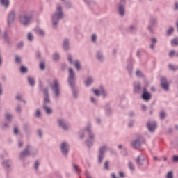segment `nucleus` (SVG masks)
Here are the masks:
<instances>
[{
	"instance_id": "obj_36",
	"label": "nucleus",
	"mask_w": 178,
	"mask_h": 178,
	"mask_svg": "<svg viewBox=\"0 0 178 178\" xmlns=\"http://www.w3.org/2000/svg\"><path fill=\"white\" fill-rule=\"evenodd\" d=\"M128 168L130 170H131L132 172L134 170H135L136 168L134 167V164H133V163L131 161H129L128 163Z\"/></svg>"
},
{
	"instance_id": "obj_32",
	"label": "nucleus",
	"mask_w": 178,
	"mask_h": 178,
	"mask_svg": "<svg viewBox=\"0 0 178 178\" xmlns=\"http://www.w3.org/2000/svg\"><path fill=\"white\" fill-rule=\"evenodd\" d=\"M27 38L31 42H32V41H34V35H33V33H31V32L28 33Z\"/></svg>"
},
{
	"instance_id": "obj_42",
	"label": "nucleus",
	"mask_w": 178,
	"mask_h": 178,
	"mask_svg": "<svg viewBox=\"0 0 178 178\" xmlns=\"http://www.w3.org/2000/svg\"><path fill=\"white\" fill-rule=\"evenodd\" d=\"M172 45H177L178 46V38H175L174 39L172 40L171 41Z\"/></svg>"
},
{
	"instance_id": "obj_11",
	"label": "nucleus",
	"mask_w": 178,
	"mask_h": 178,
	"mask_svg": "<svg viewBox=\"0 0 178 178\" xmlns=\"http://www.w3.org/2000/svg\"><path fill=\"white\" fill-rule=\"evenodd\" d=\"M61 149V152L63 155L65 156H67V154H69V151H70V146L67 142H63L60 146Z\"/></svg>"
},
{
	"instance_id": "obj_24",
	"label": "nucleus",
	"mask_w": 178,
	"mask_h": 178,
	"mask_svg": "<svg viewBox=\"0 0 178 178\" xmlns=\"http://www.w3.org/2000/svg\"><path fill=\"white\" fill-rule=\"evenodd\" d=\"M35 33L38 35H40V37H45V31L40 28L35 29Z\"/></svg>"
},
{
	"instance_id": "obj_12",
	"label": "nucleus",
	"mask_w": 178,
	"mask_h": 178,
	"mask_svg": "<svg viewBox=\"0 0 178 178\" xmlns=\"http://www.w3.org/2000/svg\"><path fill=\"white\" fill-rule=\"evenodd\" d=\"M58 127H60V129H63L64 131H67V130H69V128L70 127L69 123H67L65 120L62 118L58 120Z\"/></svg>"
},
{
	"instance_id": "obj_4",
	"label": "nucleus",
	"mask_w": 178,
	"mask_h": 178,
	"mask_svg": "<svg viewBox=\"0 0 178 178\" xmlns=\"http://www.w3.org/2000/svg\"><path fill=\"white\" fill-rule=\"evenodd\" d=\"M85 131H87V133L88 134V139L86 140L85 143H86L87 147H88V148H91V147H92V145L94 144V134H92V131H91V127H90V126L87 127L85 129L81 130L79 133V136L80 138H84V137H85L84 132Z\"/></svg>"
},
{
	"instance_id": "obj_44",
	"label": "nucleus",
	"mask_w": 178,
	"mask_h": 178,
	"mask_svg": "<svg viewBox=\"0 0 178 178\" xmlns=\"http://www.w3.org/2000/svg\"><path fill=\"white\" fill-rule=\"evenodd\" d=\"M24 131H26V133H27L30 130V124H25L24 125Z\"/></svg>"
},
{
	"instance_id": "obj_58",
	"label": "nucleus",
	"mask_w": 178,
	"mask_h": 178,
	"mask_svg": "<svg viewBox=\"0 0 178 178\" xmlns=\"http://www.w3.org/2000/svg\"><path fill=\"white\" fill-rule=\"evenodd\" d=\"M122 154L123 156H127V149H123Z\"/></svg>"
},
{
	"instance_id": "obj_43",
	"label": "nucleus",
	"mask_w": 178,
	"mask_h": 178,
	"mask_svg": "<svg viewBox=\"0 0 178 178\" xmlns=\"http://www.w3.org/2000/svg\"><path fill=\"white\" fill-rule=\"evenodd\" d=\"M39 67L41 70H45V62L41 61Z\"/></svg>"
},
{
	"instance_id": "obj_21",
	"label": "nucleus",
	"mask_w": 178,
	"mask_h": 178,
	"mask_svg": "<svg viewBox=\"0 0 178 178\" xmlns=\"http://www.w3.org/2000/svg\"><path fill=\"white\" fill-rule=\"evenodd\" d=\"M128 62L129 63L127 65V69L130 76H131V74H133V64L131 63V60H129Z\"/></svg>"
},
{
	"instance_id": "obj_8",
	"label": "nucleus",
	"mask_w": 178,
	"mask_h": 178,
	"mask_svg": "<svg viewBox=\"0 0 178 178\" xmlns=\"http://www.w3.org/2000/svg\"><path fill=\"white\" fill-rule=\"evenodd\" d=\"M153 27H158V19L155 17H152L149 20V24L147 26V30L151 34H154Z\"/></svg>"
},
{
	"instance_id": "obj_53",
	"label": "nucleus",
	"mask_w": 178,
	"mask_h": 178,
	"mask_svg": "<svg viewBox=\"0 0 178 178\" xmlns=\"http://www.w3.org/2000/svg\"><path fill=\"white\" fill-rule=\"evenodd\" d=\"M167 178H173V172H168L167 174Z\"/></svg>"
},
{
	"instance_id": "obj_31",
	"label": "nucleus",
	"mask_w": 178,
	"mask_h": 178,
	"mask_svg": "<svg viewBox=\"0 0 178 178\" xmlns=\"http://www.w3.org/2000/svg\"><path fill=\"white\" fill-rule=\"evenodd\" d=\"M72 166L74 168V170L75 173H77V175H80L81 170H80V168H79V166L76 164H72Z\"/></svg>"
},
{
	"instance_id": "obj_60",
	"label": "nucleus",
	"mask_w": 178,
	"mask_h": 178,
	"mask_svg": "<svg viewBox=\"0 0 178 178\" xmlns=\"http://www.w3.org/2000/svg\"><path fill=\"white\" fill-rule=\"evenodd\" d=\"M129 30H131V31H136L137 27H136L134 26H129Z\"/></svg>"
},
{
	"instance_id": "obj_18",
	"label": "nucleus",
	"mask_w": 178,
	"mask_h": 178,
	"mask_svg": "<svg viewBox=\"0 0 178 178\" xmlns=\"http://www.w3.org/2000/svg\"><path fill=\"white\" fill-rule=\"evenodd\" d=\"M133 86L134 92L140 94V92H141V83L140 81H134Z\"/></svg>"
},
{
	"instance_id": "obj_55",
	"label": "nucleus",
	"mask_w": 178,
	"mask_h": 178,
	"mask_svg": "<svg viewBox=\"0 0 178 178\" xmlns=\"http://www.w3.org/2000/svg\"><path fill=\"white\" fill-rule=\"evenodd\" d=\"M36 58L39 60H41V53H40V51L36 52Z\"/></svg>"
},
{
	"instance_id": "obj_27",
	"label": "nucleus",
	"mask_w": 178,
	"mask_h": 178,
	"mask_svg": "<svg viewBox=\"0 0 178 178\" xmlns=\"http://www.w3.org/2000/svg\"><path fill=\"white\" fill-rule=\"evenodd\" d=\"M136 77H140V79H144V77H145L144 73H143V72H141L140 70H137L136 71Z\"/></svg>"
},
{
	"instance_id": "obj_48",
	"label": "nucleus",
	"mask_w": 178,
	"mask_h": 178,
	"mask_svg": "<svg viewBox=\"0 0 178 178\" xmlns=\"http://www.w3.org/2000/svg\"><path fill=\"white\" fill-rule=\"evenodd\" d=\"M15 63H22V58H20V57H19L17 55L15 56Z\"/></svg>"
},
{
	"instance_id": "obj_10",
	"label": "nucleus",
	"mask_w": 178,
	"mask_h": 178,
	"mask_svg": "<svg viewBox=\"0 0 178 178\" xmlns=\"http://www.w3.org/2000/svg\"><path fill=\"white\" fill-rule=\"evenodd\" d=\"M30 145H27L24 150L20 152L19 154V159L20 161H22L24 162V160L26 159V157L31 155V153H30Z\"/></svg>"
},
{
	"instance_id": "obj_19",
	"label": "nucleus",
	"mask_w": 178,
	"mask_h": 178,
	"mask_svg": "<svg viewBox=\"0 0 178 178\" xmlns=\"http://www.w3.org/2000/svg\"><path fill=\"white\" fill-rule=\"evenodd\" d=\"M131 145L136 149L141 148V141L140 139H136L132 142Z\"/></svg>"
},
{
	"instance_id": "obj_45",
	"label": "nucleus",
	"mask_w": 178,
	"mask_h": 178,
	"mask_svg": "<svg viewBox=\"0 0 178 178\" xmlns=\"http://www.w3.org/2000/svg\"><path fill=\"white\" fill-rule=\"evenodd\" d=\"M6 120H8V122H12V115L9 114V113H6Z\"/></svg>"
},
{
	"instance_id": "obj_61",
	"label": "nucleus",
	"mask_w": 178,
	"mask_h": 178,
	"mask_svg": "<svg viewBox=\"0 0 178 178\" xmlns=\"http://www.w3.org/2000/svg\"><path fill=\"white\" fill-rule=\"evenodd\" d=\"M151 40L152 44H156V42H158V40L156 38H152Z\"/></svg>"
},
{
	"instance_id": "obj_46",
	"label": "nucleus",
	"mask_w": 178,
	"mask_h": 178,
	"mask_svg": "<svg viewBox=\"0 0 178 178\" xmlns=\"http://www.w3.org/2000/svg\"><path fill=\"white\" fill-rule=\"evenodd\" d=\"M105 170H109V161H106L104 163Z\"/></svg>"
},
{
	"instance_id": "obj_49",
	"label": "nucleus",
	"mask_w": 178,
	"mask_h": 178,
	"mask_svg": "<svg viewBox=\"0 0 178 178\" xmlns=\"http://www.w3.org/2000/svg\"><path fill=\"white\" fill-rule=\"evenodd\" d=\"M24 46V43H23V42H21L17 44V49H22Z\"/></svg>"
},
{
	"instance_id": "obj_22",
	"label": "nucleus",
	"mask_w": 178,
	"mask_h": 178,
	"mask_svg": "<svg viewBox=\"0 0 178 178\" xmlns=\"http://www.w3.org/2000/svg\"><path fill=\"white\" fill-rule=\"evenodd\" d=\"M0 3H1L2 6H4L6 9H8L10 5V0H0Z\"/></svg>"
},
{
	"instance_id": "obj_33",
	"label": "nucleus",
	"mask_w": 178,
	"mask_h": 178,
	"mask_svg": "<svg viewBox=\"0 0 178 178\" xmlns=\"http://www.w3.org/2000/svg\"><path fill=\"white\" fill-rule=\"evenodd\" d=\"M168 69L172 72H176V70H178V67H175L173 65L169 64Z\"/></svg>"
},
{
	"instance_id": "obj_13",
	"label": "nucleus",
	"mask_w": 178,
	"mask_h": 178,
	"mask_svg": "<svg viewBox=\"0 0 178 178\" xmlns=\"http://www.w3.org/2000/svg\"><path fill=\"white\" fill-rule=\"evenodd\" d=\"M15 19H16V10H13L8 15L7 20H8V26H10V24H12V23H13Z\"/></svg>"
},
{
	"instance_id": "obj_47",
	"label": "nucleus",
	"mask_w": 178,
	"mask_h": 178,
	"mask_svg": "<svg viewBox=\"0 0 178 178\" xmlns=\"http://www.w3.org/2000/svg\"><path fill=\"white\" fill-rule=\"evenodd\" d=\"M38 166H40V161L38 160H36L35 161V165H34L35 170H38Z\"/></svg>"
},
{
	"instance_id": "obj_3",
	"label": "nucleus",
	"mask_w": 178,
	"mask_h": 178,
	"mask_svg": "<svg viewBox=\"0 0 178 178\" xmlns=\"http://www.w3.org/2000/svg\"><path fill=\"white\" fill-rule=\"evenodd\" d=\"M64 16L65 15L63 14V10H62V6L60 4H57L56 12L51 17L53 29H58L59 20H62Z\"/></svg>"
},
{
	"instance_id": "obj_14",
	"label": "nucleus",
	"mask_w": 178,
	"mask_h": 178,
	"mask_svg": "<svg viewBox=\"0 0 178 178\" xmlns=\"http://www.w3.org/2000/svg\"><path fill=\"white\" fill-rule=\"evenodd\" d=\"M147 129L150 133H154L155 130H156L158 125L156 124V122L149 121L147 124Z\"/></svg>"
},
{
	"instance_id": "obj_37",
	"label": "nucleus",
	"mask_w": 178,
	"mask_h": 178,
	"mask_svg": "<svg viewBox=\"0 0 178 178\" xmlns=\"http://www.w3.org/2000/svg\"><path fill=\"white\" fill-rule=\"evenodd\" d=\"M60 58V56H59V54L58 53H55L53 56V60L55 62H58V60H59V58Z\"/></svg>"
},
{
	"instance_id": "obj_34",
	"label": "nucleus",
	"mask_w": 178,
	"mask_h": 178,
	"mask_svg": "<svg viewBox=\"0 0 178 178\" xmlns=\"http://www.w3.org/2000/svg\"><path fill=\"white\" fill-rule=\"evenodd\" d=\"M165 118H166V112H165L163 110H161L160 112V119L163 120Z\"/></svg>"
},
{
	"instance_id": "obj_29",
	"label": "nucleus",
	"mask_w": 178,
	"mask_h": 178,
	"mask_svg": "<svg viewBox=\"0 0 178 178\" xmlns=\"http://www.w3.org/2000/svg\"><path fill=\"white\" fill-rule=\"evenodd\" d=\"M9 160H6L2 162L3 167L6 169H9L10 168V165H9Z\"/></svg>"
},
{
	"instance_id": "obj_20",
	"label": "nucleus",
	"mask_w": 178,
	"mask_h": 178,
	"mask_svg": "<svg viewBox=\"0 0 178 178\" xmlns=\"http://www.w3.org/2000/svg\"><path fill=\"white\" fill-rule=\"evenodd\" d=\"M94 83V78L88 76L86 80L84 81L86 87H90Z\"/></svg>"
},
{
	"instance_id": "obj_52",
	"label": "nucleus",
	"mask_w": 178,
	"mask_h": 178,
	"mask_svg": "<svg viewBox=\"0 0 178 178\" xmlns=\"http://www.w3.org/2000/svg\"><path fill=\"white\" fill-rule=\"evenodd\" d=\"M19 128H17V127H14V134H15V136H17V134H19Z\"/></svg>"
},
{
	"instance_id": "obj_50",
	"label": "nucleus",
	"mask_w": 178,
	"mask_h": 178,
	"mask_svg": "<svg viewBox=\"0 0 178 178\" xmlns=\"http://www.w3.org/2000/svg\"><path fill=\"white\" fill-rule=\"evenodd\" d=\"M67 60L70 63V65H73V58L72 57L71 54H68Z\"/></svg>"
},
{
	"instance_id": "obj_38",
	"label": "nucleus",
	"mask_w": 178,
	"mask_h": 178,
	"mask_svg": "<svg viewBox=\"0 0 178 178\" xmlns=\"http://www.w3.org/2000/svg\"><path fill=\"white\" fill-rule=\"evenodd\" d=\"M175 31L173 26L170 27L167 31V35H172V33Z\"/></svg>"
},
{
	"instance_id": "obj_15",
	"label": "nucleus",
	"mask_w": 178,
	"mask_h": 178,
	"mask_svg": "<svg viewBox=\"0 0 178 178\" xmlns=\"http://www.w3.org/2000/svg\"><path fill=\"white\" fill-rule=\"evenodd\" d=\"M161 86L165 91H169V83L168 79L165 77L162 76L161 78Z\"/></svg>"
},
{
	"instance_id": "obj_54",
	"label": "nucleus",
	"mask_w": 178,
	"mask_h": 178,
	"mask_svg": "<svg viewBox=\"0 0 178 178\" xmlns=\"http://www.w3.org/2000/svg\"><path fill=\"white\" fill-rule=\"evenodd\" d=\"M92 42H97V35L93 34L92 35Z\"/></svg>"
},
{
	"instance_id": "obj_63",
	"label": "nucleus",
	"mask_w": 178,
	"mask_h": 178,
	"mask_svg": "<svg viewBox=\"0 0 178 178\" xmlns=\"http://www.w3.org/2000/svg\"><path fill=\"white\" fill-rule=\"evenodd\" d=\"M90 102L92 103V104H97V100L95 99V98L91 97H90Z\"/></svg>"
},
{
	"instance_id": "obj_56",
	"label": "nucleus",
	"mask_w": 178,
	"mask_h": 178,
	"mask_svg": "<svg viewBox=\"0 0 178 178\" xmlns=\"http://www.w3.org/2000/svg\"><path fill=\"white\" fill-rule=\"evenodd\" d=\"M38 135L40 138H42V131L41 129L38 130Z\"/></svg>"
},
{
	"instance_id": "obj_25",
	"label": "nucleus",
	"mask_w": 178,
	"mask_h": 178,
	"mask_svg": "<svg viewBox=\"0 0 178 178\" xmlns=\"http://www.w3.org/2000/svg\"><path fill=\"white\" fill-rule=\"evenodd\" d=\"M64 51H69V39H65L63 44Z\"/></svg>"
},
{
	"instance_id": "obj_16",
	"label": "nucleus",
	"mask_w": 178,
	"mask_h": 178,
	"mask_svg": "<svg viewBox=\"0 0 178 178\" xmlns=\"http://www.w3.org/2000/svg\"><path fill=\"white\" fill-rule=\"evenodd\" d=\"M135 162L137 166H143L144 165V162H145V158L144 157L143 155L140 154L135 159Z\"/></svg>"
},
{
	"instance_id": "obj_35",
	"label": "nucleus",
	"mask_w": 178,
	"mask_h": 178,
	"mask_svg": "<svg viewBox=\"0 0 178 178\" xmlns=\"http://www.w3.org/2000/svg\"><path fill=\"white\" fill-rule=\"evenodd\" d=\"M42 115V113H41V111L40 109H37L34 114V116L35 118H41Z\"/></svg>"
},
{
	"instance_id": "obj_51",
	"label": "nucleus",
	"mask_w": 178,
	"mask_h": 178,
	"mask_svg": "<svg viewBox=\"0 0 178 178\" xmlns=\"http://www.w3.org/2000/svg\"><path fill=\"white\" fill-rule=\"evenodd\" d=\"M176 54V51H175V50H172L169 52V58H173V56H175V55Z\"/></svg>"
},
{
	"instance_id": "obj_41",
	"label": "nucleus",
	"mask_w": 178,
	"mask_h": 178,
	"mask_svg": "<svg viewBox=\"0 0 178 178\" xmlns=\"http://www.w3.org/2000/svg\"><path fill=\"white\" fill-rule=\"evenodd\" d=\"M100 94L103 95L104 98L106 97V92H105V89H104V87L102 86H100Z\"/></svg>"
},
{
	"instance_id": "obj_59",
	"label": "nucleus",
	"mask_w": 178,
	"mask_h": 178,
	"mask_svg": "<svg viewBox=\"0 0 178 178\" xmlns=\"http://www.w3.org/2000/svg\"><path fill=\"white\" fill-rule=\"evenodd\" d=\"M174 10H178V2L177 1H175V3H174Z\"/></svg>"
},
{
	"instance_id": "obj_17",
	"label": "nucleus",
	"mask_w": 178,
	"mask_h": 178,
	"mask_svg": "<svg viewBox=\"0 0 178 178\" xmlns=\"http://www.w3.org/2000/svg\"><path fill=\"white\" fill-rule=\"evenodd\" d=\"M142 99L143 101H149L151 99V93L147 90V88H143V92L142 93Z\"/></svg>"
},
{
	"instance_id": "obj_23",
	"label": "nucleus",
	"mask_w": 178,
	"mask_h": 178,
	"mask_svg": "<svg viewBox=\"0 0 178 178\" xmlns=\"http://www.w3.org/2000/svg\"><path fill=\"white\" fill-rule=\"evenodd\" d=\"M96 58L97 60H99V62H104V54L101 51H97L96 54Z\"/></svg>"
},
{
	"instance_id": "obj_40",
	"label": "nucleus",
	"mask_w": 178,
	"mask_h": 178,
	"mask_svg": "<svg viewBox=\"0 0 178 178\" xmlns=\"http://www.w3.org/2000/svg\"><path fill=\"white\" fill-rule=\"evenodd\" d=\"M28 69L27 67H26L24 65H22L21 67H20V72L21 73H27L28 72Z\"/></svg>"
},
{
	"instance_id": "obj_6",
	"label": "nucleus",
	"mask_w": 178,
	"mask_h": 178,
	"mask_svg": "<svg viewBox=\"0 0 178 178\" xmlns=\"http://www.w3.org/2000/svg\"><path fill=\"white\" fill-rule=\"evenodd\" d=\"M51 87L56 97L57 98H59V97H60V87L59 86V81H58V79L54 80V84L51 85Z\"/></svg>"
},
{
	"instance_id": "obj_1",
	"label": "nucleus",
	"mask_w": 178,
	"mask_h": 178,
	"mask_svg": "<svg viewBox=\"0 0 178 178\" xmlns=\"http://www.w3.org/2000/svg\"><path fill=\"white\" fill-rule=\"evenodd\" d=\"M39 88L41 92H42L43 94V106L42 108L46 112L47 115H52V108L48 107V105H50L51 104V99L49 98V88L46 87L44 88V83H42V81H39Z\"/></svg>"
},
{
	"instance_id": "obj_64",
	"label": "nucleus",
	"mask_w": 178,
	"mask_h": 178,
	"mask_svg": "<svg viewBox=\"0 0 178 178\" xmlns=\"http://www.w3.org/2000/svg\"><path fill=\"white\" fill-rule=\"evenodd\" d=\"M172 161L173 162H178V156H173Z\"/></svg>"
},
{
	"instance_id": "obj_7",
	"label": "nucleus",
	"mask_w": 178,
	"mask_h": 178,
	"mask_svg": "<svg viewBox=\"0 0 178 178\" xmlns=\"http://www.w3.org/2000/svg\"><path fill=\"white\" fill-rule=\"evenodd\" d=\"M126 0H120L118 6V12L120 16L123 17L126 13Z\"/></svg>"
},
{
	"instance_id": "obj_2",
	"label": "nucleus",
	"mask_w": 178,
	"mask_h": 178,
	"mask_svg": "<svg viewBox=\"0 0 178 178\" xmlns=\"http://www.w3.org/2000/svg\"><path fill=\"white\" fill-rule=\"evenodd\" d=\"M69 86L71 88L72 95L75 99L79 98V90L76 87V74H74V71H73V68L69 69V76L67 79Z\"/></svg>"
},
{
	"instance_id": "obj_57",
	"label": "nucleus",
	"mask_w": 178,
	"mask_h": 178,
	"mask_svg": "<svg viewBox=\"0 0 178 178\" xmlns=\"http://www.w3.org/2000/svg\"><path fill=\"white\" fill-rule=\"evenodd\" d=\"M16 111H17V112H19V113L20 112H22V106H20V104H18L17 106Z\"/></svg>"
},
{
	"instance_id": "obj_62",
	"label": "nucleus",
	"mask_w": 178,
	"mask_h": 178,
	"mask_svg": "<svg viewBox=\"0 0 178 178\" xmlns=\"http://www.w3.org/2000/svg\"><path fill=\"white\" fill-rule=\"evenodd\" d=\"M129 116H130V118H134V116H136V113H134V111H130L129 113Z\"/></svg>"
},
{
	"instance_id": "obj_39",
	"label": "nucleus",
	"mask_w": 178,
	"mask_h": 178,
	"mask_svg": "<svg viewBox=\"0 0 178 178\" xmlns=\"http://www.w3.org/2000/svg\"><path fill=\"white\" fill-rule=\"evenodd\" d=\"M92 92H94L95 95H96V97H99L100 94H101V90H98V89H92Z\"/></svg>"
},
{
	"instance_id": "obj_5",
	"label": "nucleus",
	"mask_w": 178,
	"mask_h": 178,
	"mask_svg": "<svg viewBox=\"0 0 178 178\" xmlns=\"http://www.w3.org/2000/svg\"><path fill=\"white\" fill-rule=\"evenodd\" d=\"M105 151H106V146L103 145L99 147L97 155V163L99 165H102L104 159H105Z\"/></svg>"
},
{
	"instance_id": "obj_28",
	"label": "nucleus",
	"mask_w": 178,
	"mask_h": 178,
	"mask_svg": "<svg viewBox=\"0 0 178 178\" xmlns=\"http://www.w3.org/2000/svg\"><path fill=\"white\" fill-rule=\"evenodd\" d=\"M106 113L107 116H111V115H112V110H111L109 104L106 105Z\"/></svg>"
},
{
	"instance_id": "obj_26",
	"label": "nucleus",
	"mask_w": 178,
	"mask_h": 178,
	"mask_svg": "<svg viewBox=\"0 0 178 178\" xmlns=\"http://www.w3.org/2000/svg\"><path fill=\"white\" fill-rule=\"evenodd\" d=\"M28 83L31 87H34V86H35V81L34 80V78L31 76L28 77Z\"/></svg>"
},
{
	"instance_id": "obj_30",
	"label": "nucleus",
	"mask_w": 178,
	"mask_h": 178,
	"mask_svg": "<svg viewBox=\"0 0 178 178\" xmlns=\"http://www.w3.org/2000/svg\"><path fill=\"white\" fill-rule=\"evenodd\" d=\"M74 66L78 72L81 70V65H80V61L78 60H75Z\"/></svg>"
},
{
	"instance_id": "obj_9",
	"label": "nucleus",
	"mask_w": 178,
	"mask_h": 178,
	"mask_svg": "<svg viewBox=\"0 0 178 178\" xmlns=\"http://www.w3.org/2000/svg\"><path fill=\"white\" fill-rule=\"evenodd\" d=\"M19 20L22 26H24V27H27V26H29L30 23H31V20H33V17H31V15H21L19 17Z\"/></svg>"
}]
</instances>
